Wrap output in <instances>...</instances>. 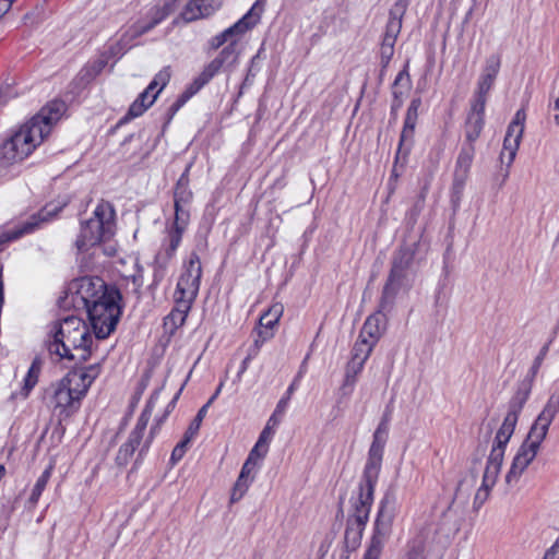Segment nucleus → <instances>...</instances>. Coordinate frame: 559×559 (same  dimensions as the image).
<instances>
[{
    "instance_id": "obj_38",
    "label": "nucleus",
    "mask_w": 559,
    "mask_h": 559,
    "mask_svg": "<svg viewBox=\"0 0 559 559\" xmlns=\"http://www.w3.org/2000/svg\"><path fill=\"white\" fill-rule=\"evenodd\" d=\"M414 131H415V129L403 128V130L401 132V139H400L397 155L402 154V153L404 155L408 154V152L411 150V146H412V143H413Z\"/></svg>"
},
{
    "instance_id": "obj_37",
    "label": "nucleus",
    "mask_w": 559,
    "mask_h": 559,
    "mask_svg": "<svg viewBox=\"0 0 559 559\" xmlns=\"http://www.w3.org/2000/svg\"><path fill=\"white\" fill-rule=\"evenodd\" d=\"M252 480H253V477H251V479H247V478H241V476H238V479H237L236 484L234 485V488H233L231 495H230L231 503L239 501L245 496V493L249 489V486L252 483Z\"/></svg>"
},
{
    "instance_id": "obj_34",
    "label": "nucleus",
    "mask_w": 559,
    "mask_h": 559,
    "mask_svg": "<svg viewBox=\"0 0 559 559\" xmlns=\"http://www.w3.org/2000/svg\"><path fill=\"white\" fill-rule=\"evenodd\" d=\"M547 353H548V346L545 345L540 349L539 354L535 357V359L533 361V365L530 368L526 378L519 384V386H524L526 383H530V392L532 391V385H533L534 379L537 376L538 370H539V368H540V366H542V364H543Z\"/></svg>"
},
{
    "instance_id": "obj_41",
    "label": "nucleus",
    "mask_w": 559,
    "mask_h": 559,
    "mask_svg": "<svg viewBox=\"0 0 559 559\" xmlns=\"http://www.w3.org/2000/svg\"><path fill=\"white\" fill-rule=\"evenodd\" d=\"M394 45H395V43H393V41L382 39L381 47H380V60H381V66L383 69H385L389 66V63L393 57Z\"/></svg>"
},
{
    "instance_id": "obj_1",
    "label": "nucleus",
    "mask_w": 559,
    "mask_h": 559,
    "mask_svg": "<svg viewBox=\"0 0 559 559\" xmlns=\"http://www.w3.org/2000/svg\"><path fill=\"white\" fill-rule=\"evenodd\" d=\"M66 110V103L55 99L23 123L0 145V167H9L27 158L49 135Z\"/></svg>"
},
{
    "instance_id": "obj_55",
    "label": "nucleus",
    "mask_w": 559,
    "mask_h": 559,
    "mask_svg": "<svg viewBox=\"0 0 559 559\" xmlns=\"http://www.w3.org/2000/svg\"><path fill=\"white\" fill-rule=\"evenodd\" d=\"M298 379L299 378H296L292 383L287 388L285 394L282 396L283 399H287V401L290 402V399L294 394V392L296 391L297 386H298Z\"/></svg>"
},
{
    "instance_id": "obj_16",
    "label": "nucleus",
    "mask_w": 559,
    "mask_h": 559,
    "mask_svg": "<svg viewBox=\"0 0 559 559\" xmlns=\"http://www.w3.org/2000/svg\"><path fill=\"white\" fill-rule=\"evenodd\" d=\"M283 314V306L281 304H275L265 311L260 318V330H259V338L254 341V352L253 354H258L262 344L272 338L274 333L273 329L278 323L280 318Z\"/></svg>"
},
{
    "instance_id": "obj_48",
    "label": "nucleus",
    "mask_w": 559,
    "mask_h": 559,
    "mask_svg": "<svg viewBox=\"0 0 559 559\" xmlns=\"http://www.w3.org/2000/svg\"><path fill=\"white\" fill-rule=\"evenodd\" d=\"M163 277V275H155V281H154V284L151 285L147 290H146V297H150L152 300L151 302H147V305L151 307V308H154L157 304L162 302L163 301V297L159 296L157 297L155 295V285L157 284L158 281H160V278Z\"/></svg>"
},
{
    "instance_id": "obj_62",
    "label": "nucleus",
    "mask_w": 559,
    "mask_h": 559,
    "mask_svg": "<svg viewBox=\"0 0 559 559\" xmlns=\"http://www.w3.org/2000/svg\"><path fill=\"white\" fill-rule=\"evenodd\" d=\"M219 391H221V386L216 390L215 394L210 399V401L205 404V405H210L214 399L219 394Z\"/></svg>"
},
{
    "instance_id": "obj_36",
    "label": "nucleus",
    "mask_w": 559,
    "mask_h": 559,
    "mask_svg": "<svg viewBox=\"0 0 559 559\" xmlns=\"http://www.w3.org/2000/svg\"><path fill=\"white\" fill-rule=\"evenodd\" d=\"M140 445L139 436L133 432L129 442L122 444L119 449L117 460L119 464H124L128 462V459L134 453L135 449Z\"/></svg>"
},
{
    "instance_id": "obj_5",
    "label": "nucleus",
    "mask_w": 559,
    "mask_h": 559,
    "mask_svg": "<svg viewBox=\"0 0 559 559\" xmlns=\"http://www.w3.org/2000/svg\"><path fill=\"white\" fill-rule=\"evenodd\" d=\"M558 413L559 390H556L550 394L543 411L531 427L527 439L520 447L512 461L511 467L506 476V481L509 485L516 483L523 472L535 459L542 442L547 436L549 426Z\"/></svg>"
},
{
    "instance_id": "obj_31",
    "label": "nucleus",
    "mask_w": 559,
    "mask_h": 559,
    "mask_svg": "<svg viewBox=\"0 0 559 559\" xmlns=\"http://www.w3.org/2000/svg\"><path fill=\"white\" fill-rule=\"evenodd\" d=\"M39 373H40V362L37 359H35L32 362V365L27 371V374L24 378V384H23L22 392H21V395L23 399H26L28 396L29 392L37 384Z\"/></svg>"
},
{
    "instance_id": "obj_6",
    "label": "nucleus",
    "mask_w": 559,
    "mask_h": 559,
    "mask_svg": "<svg viewBox=\"0 0 559 559\" xmlns=\"http://www.w3.org/2000/svg\"><path fill=\"white\" fill-rule=\"evenodd\" d=\"M93 336L88 325L80 318L62 319L49 343V353L59 359L85 361L91 355Z\"/></svg>"
},
{
    "instance_id": "obj_58",
    "label": "nucleus",
    "mask_w": 559,
    "mask_h": 559,
    "mask_svg": "<svg viewBox=\"0 0 559 559\" xmlns=\"http://www.w3.org/2000/svg\"><path fill=\"white\" fill-rule=\"evenodd\" d=\"M188 92H189V94H188V95H182V96H181V97H180V98H179L175 104H173L171 109H173L174 111H177V110H178V109H179V108L185 104V102L187 100V98H188L190 95H192V94H193V93H192V90H191L190 87H189V91H188Z\"/></svg>"
},
{
    "instance_id": "obj_3",
    "label": "nucleus",
    "mask_w": 559,
    "mask_h": 559,
    "mask_svg": "<svg viewBox=\"0 0 559 559\" xmlns=\"http://www.w3.org/2000/svg\"><path fill=\"white\" fill-rule=\"evenodd\" d=\"M386 439V427L379 425L373 433V439L368 451V457L362 474V483L359 485L357 495L350 498L352 511L348 519L364 523H367L369 520L374 486L381 471Z\"/></svg>"
},
{
    "instance_id": "obj_46",
    "label": "nucleus",
    "mask_w": 559,
    "mask_h": 559,
    "mask_svg": "<svg viewBox=\"0 0 559 559\" xmlns=\"http://www.w3.org/2000/svg\"><path fill=\"white\" fill-rule=\"evenodd\" d=\"M226 43L229 44V38L228 36L226 35V32L225 29L221 33H218L217 35L213 36L209 41H207V46L211 50H216L218 49L219 47H222L223 45H225Z\"/></svg>"
},
{
    "instance_id": "obj_4",
    "label": "nucleus",
    "mask_w": 559,
    "mask_h": 559,
    "mask_svg": "<svg viewBox=\"0 0 559 559\" xmlns=\"http://www.w3.org/2000/svg\"><path fill=\"white\" fill-rule=\"evenodd\" d=\"M99 373L98 365L73 369L51 386L49 403L59 420L69 418L80 408L81 400Z\"/></svg>"
},
{
    "instance_id": "obj_29",
    "label": "nucleus",
    "mask_w": 559,
    "mask_h": 559,
    "mask_svg": "<svg viewBox=\"0 0 559 559\" xmlns=\"http://www.w3.org/2000/svg\"><path fill=\"white\" fill-rule=\"evenodd\" d=\"M412 81L408 73V63L399 72L393 82V95L396 99H402L411 91Z\"/></svg>"
},
{
    "instance_id": "obj_49",
    "label": "nucleus",
    "mask_w": 559,
    "mask_h": 559,
    "mask_svg": "<svg viewBox=\"0 0 559 559\" xmlns=\"http://www.w3.org/2000/svg\"><path fill=\"white\" fill-rule=\"evenodd\" d=\"M267 451V448L262 447L257 442L254 447L251 449L247 459H251L252 462H255V464H258V461L262 460L266 455Z\"/></svg>"
},
{
    "instance_id": "obj_22",
    "label": "nucleus",
    "mask_w": 559,
    "mask_h": 559,
    "mask_svg": "<svg viewBox=\"0 0 559 559\" xmlns=\"http://www.w3.org/2000/svg\"><path fill=\"white\" fill-rule=\"evenodd\" d=\"M191 307L192 304L186 302L185 300H175V308L164 319L165 332L173 335L178 328L183 325Z\"/></svg>"
},
{
    "instance_id": "obj_20",
    "label": "nucleus",
    "mask_w": 559,
    "mask_h": 559,
    "mask_svg": "<svg viewBox=\"0 0 559 559\" xmlns=\"http://www.w3.org/2000/svg\"><path fill=\"white\" fill-rule=\"evenodd\" d=\"M392 307L386 309L389 311ZM384 310L380 307V310L370 314L359 333V337L366 338L367 341L377 345L379 340L381 338L384 332V314L382 313Z\"/></svg>"
},
{
    "instance_id": "obj_33",
    "label": "nucleus",
    "mask_w": 559,
    "mask_h": 559,
    "mask_svg": "<svg viewBox=\"0 0 559 559\" xmlns=\"http://www.w3.org/2000/svg\"><path fill=\"white\" fill-rule=\"evenodd\" d=\"M374 346L376 344L358 336L352 350V358L366 362Z\"/></svg>"
},
{
    "instance_id": "obj_18",
    "label": "nucleus",
    "mask_w": 559,
    "mask_h": 559,
    "mask_svg": "<svg viewBox=\"0 0 559 559\" xmlns=\"http://www.w3.org/2000/svg\"><path fill=\"white\" fill-rule=\"evenodd\" d=\"M224 0H190L181 15L187 22L209 17L223 5Z\"/></svg>"
},
{
    "instance_id": "obj_35",
    "label": "nucleus",
    "mask_w": 559,
    "mask_h": 559,
    "mask_svg": "<svg viewBox=\"0 0 559 559\" xmlns=\"http://www.w3.org/2000/svg\"><path fill=\"white\" fill-rule=\"evenodd\" d=\"M108 59L105 55L98 57L93 62L88 63L82 71L81 74L83 79L87 81L93 80L96 75H98L104 68L107 66Z\"/></svg>"
},
{
    "instance_id": "obj_64",
    "label": "nucleus",
    "mask_w": 559,
    "mask_h": 559,
    "mask_svg": "<svg viewBox=\"0 0 559 559\" xmlns=\"http://www.w3.org/2000/svg\"><path fill=\"white\" fill-rule=\"evenodd\" d=\"M554 107L556 110H559V97L555 100Z\"/></svg>"
},
{
    "instance_id": "obj_28",
    "label": "nucleus",
    "mask_w": 559,
    "mask_h": 559,
    "mask_svg": "<svg viewBox=\"0 0 559 559\" xmlns=\"http://www.w3.org/2000/svg\"><path fill=\"white\" fill-rule=\"evenodd\" d=\"M365 362L350 357L345 370V378L342 391L345 395L352 394L355 388L356 378L362 371Z\"/></svg>"
},
{
    "instance_id": "obj_61",
    "label": "nucleus",
    "mask_w": 559,
    "mask_h": 559,
    "mask_svg": "<svg viewBox=\"0 0 559 559\" xmlns=\"http://www.w3.org/2000/svg\"><path fill=\"white\" fill-rule=\"evenodd\" d=\"M154 399H155V397H152V399L147 402V405H146V408H145V413H146V412H151L152 406H153Z\"/></svg>"
},
{
    "instance_id": "obj_14",
    "label": "nucleus",
    "mask_w": 559,
    "mask_h": 559,
    "mask_svg": "<svg viewBox=\"0 0 559 559\" xmlns=\"http://www.w3.org/2000/svg\"><path fill=\"white\" fill-rule=\"evenodd\" d=\"M475 156V145L463 144L457 155L452 183V201L459 203L462 199L465 183Z\"/></svg>"
},
{
    "instance_id": "obj_56",
    "label": "nucleus",
    "mask_w": 559,
    "mask_h": 559,
    "mask_svg": "<svg viewBox=\"0 0 559 559\" xmlns=\"http://www.w3.org/2000/svg\"><path fill=\"white\" fill-rule=\"evenodd\" d=\"M419 106H420V99L419 98L413 99L411 105L407 108V112L406 114L407 115H413V116L417 117V112H418Z\"/></svg>"
},
{
    "instance_id": "obj_47",
    "label": "nucleus",
    "mask_w": 559,
    "mask_h": 559,
    "mask_svg": "<svg viewBox=\"0 0 559 559\" xmlns=\"http://www.w3.org/2000/svg\"><path fill=\"white\" fill-rule=\"evenodd\" d=\"M491 489L492 488L485 487L484 484L480 485V487L476 491V495H475V498H474V507L476 509H478L479 507H481L485 503V501L489 497V492H490Z\"/></svg>"
},
{
    "instance_id": "obj_7",
    "label": "nucleus",
    "mask_w": 559,
    "mask_h": 559,
    "mask_svg": "<svg viewBox=\"0 0 559 559\" xmlns=\"http://www.w3.org/2000/svg\"><path fill=\"white\" fill-rule=\"evenodd\" d=\"M115 234V211L109 202L100 201L93 212V216L81 224L76 247L80 251H87L111 239Z\"/></svg>"
},
{
    "instance_id": "obj_50",
    "label": "nucleus",
    "mask_w": 559,
    "mask_h": 559,
    "mask_svg": "<svg viewBox=\"0 0 559 559\" xmlns=\"http://www.w3.org/2000/svg\"><path fill=\"white\" fill-rule=\"evenodd\" d=\"M140 116V105L138 99L131 105L129 112L119 121L118 126L126 123L129 119H134Z\"/></svg>"
},
{
    "instance_id": "obj_60",
    "label": "nucleus",
    "mask_w": 559,
    "mask_h": 559,
    "mask_svg": "<svg viewBox=\"0 0 559 559\" xmlns=\"http://www.w3.org/2000/svg\"><path fill=\"white\" fill-rule=\"evenodd\" d=\"M251 354H249L241 362V367H240V370H239V376L242 374L247 368H248V365H249V361L251 360Z\"/></svg>"
},
{
    "instance_id": "obj_40",
    "label": "nucleus",
    "mask_w": 559,
    "mask_h": 559,
    "mask_svg": "<svg viewBox=\"0 0 559 559\" xmlns=\"http://www.w3.org/2000/svg\"><path fill=\"white\" fill-rule=\"evenodd\" d=\"M525 119H526V114H525V110L524 109H519L512 121L510 122V124L508 126V129L510 132H515L518 134H522L524 133V126H525Z\"/></svg>"
},
{
    "instance_id": "obj_59",
    "label": "nucleus",
    "mask_w": 559,
    "mask_h": 559,
    "mask_svg": "<svg viewBox=\"0 0 559 559\" xmlns=\"http://www.w3.org/2000/svg\"><path fill=\"white\" fill-rule=\"evenodd\" d=\"M9 2L7 0H0V19L10 10Z\"/></svg>"
},
{
    "instance_id": "obj_53",
    "label": "nucleus",
    "mask_w": 559,
    "mask_h": 559,
    "mask_svg": "<svg viewBox=\"0 0 559 559\" xmlns=\"http://www.w3.org/2000/svg\"><path fill=\"white\" fill-rule=\"evenodd\" d=\"M289 401L287 399L281 397V400L277 402L276 407L274 409V414L284 417L286 409L288 407Z\"/></svg>"
},
{
    "instance_id": "obj_39",
    "label": "nucleus",
    "mask_w": 559,
    "mask_h": 559,
    "mask_svg": "<svg viewBox=\"0 0 559 559\" xmlns=\"http://www.w3.org/2000/svg\"><path fill=\"white\" fill-rule=\"evenodd\" d=\"M506 447L507 444H498L495 442L490 451L487 464L501 468Z\"/></svg>"
},
{
    "instance_id": "obj_10",
    "label": "nucleus",
    "mask_w": 559,
    "mask_h": 559,
    "mask_svg": "<svg viewBox=\"0 0 559 559\" xmlns=\"http://www.w3.org/2000/svg\"><path fill=\"white\" fill-rule=\"evenodd\" d=\"M239 52L234 45L225 46L218 55L210 61L202 72L194 79L190 88L197 93L206 85L219 71L231 72L238 64Z\"/></svg>"
},
{
    "instance_id": "obj_54",
    "label": "nucleus",
    "mask_w": 559,
    "mask_h": 559,
    "mask_svg": "<svg viewBox=\"0 0 559 559\" xmlns=\"http://www.w3.org/2000/svg\"><path fill=\"white\" fill-rule=\"evenodd\" d=\"M282 418L281 416L272 413V415L270 416V418L267 419V423L265 425V428H269L271 429L272 431L275 432V429L276 427L281 424L282 421Z\"/></svg>"
},
{
    "instance_id": "obj_2",
    "label": "nucleus",
    "mask_w": 559,
    "mask_h": 559,
    "mask_svg": "<svg viewBox=\"0 0 559 559\" xmlns=\"http://www.w3.org/2000/svg\"><path fill=\"white\" fill-rule=\"evenodd\" d=\"M76 296L87 311L97 338H106L116 328L120 316V294L96 277H82L76 283Z\"/></svg>"
},
{
    "instance_id": "obj_42",
    "label": "nucleus",
    "mask_w": 559,
    "mask_h": 559,
    "mask_svg": "<svg viewBox=\"0 0 559 559\" xmlns=\"http://www.w3.org/2000/svg\"><path fill=\"white\" fill-rule=\"evenodd\" d=\"M500 469V467L486 464L481 484H484L487 488H493Z\"/></svg>"
},
{
    "instance_id": "obj_45",
    "label": "nucleus",
    "mask_w": 559,
    "mask_h": 559,
    "mask_svg": "<svg viewBox=\"0 0 559 559\" xmlns=\"http://www.w3.org/2000/svg\"><path fill=\"white\" fill-rule=\"evenodd\" d=\"M206 411H207V405L202 406L199 409L194 420L191 423V425L189 426L188 430L186 431V433L188 436H190L191 438H194V436L198 433L200 425H201V423H202V420H203V418H204V416L206 414Z\"/></svg>"
},
{
    "instance_id": "obj_23",
    "label": "nucleus",
    "mask_w": 559,
    "mask_h": 559,
    "mask_svg": "<svg viewBox=\"0 0 559 559\" xmlns=\"http://www.w3.org/2000/svg\"><path fill=\"white\" fill-rule=\"evenodd\" d=\"M388 499H383L380 502L379 511L373 525V534L371 539L377 538L384 543L386 536L389 535L392 524V513L388 509Z\"/></svg>"
},
{
    "instance_id": "obj_63",
    "label": "nucleus",
    "mask_w": 559,
    "mask_h": 559,
    "mask_svg": "<svg viewBox=\"0 0 559 559\" xmlns=\"http://www.w3.org/2000/svg\"><path fill=\"white\" fill-rule=\"evenodd\" d=\"M5 475V467L3 465H0V480Z\"/></svg>"
},
{
    "instance_id": "obj_19",
    "label": "nucleus",
    "mask_w": 559,
    "mask_h": 559,
    "mask_svg": "<svg viewBox=\"0 0 559 559\" xmlns=\"http://www.w3.org/2000/svg\"><path fill=\"white\" fill-rule=\"evenodd\" d=\"M171 76L169 67L163 68L156 75L148 86L142 92V111L150 108L156 100L158 94L168 84Z\"/></svg>"
},
{
    "instance_id": "obj_13",
    "label": "nucleus",
    "mask_w": 559,
    "mask_h": 559,
    "mask_svg": "<svg viewBox=\"0 0 559 559\" xmlns=\"http://www.w3.org/2000/svg\"><path fill=\"white\" fill-rule=\"evenodd\" d=\"M63 205L64 203L62 205L59 203L46 205L37 214H34L27 218V221L24 222L19 228H0V251L3 249L7 242L33 233L40 226V224L50 221L55 215H57Z\"/></svg>"
},
{
    "instance_id": "obj_15",
    "label": "nucleus",
    "mask_w": 559,
    "mask_h": 559,
    "mask_svg": "<svg viewBox=\"0 0 559 559\" xmlns=\"http://www.w3.org/2000/svg\"><path fill=\"white\" fill-rule=\"evenodd\" d=\"M501 67L499 55H491L486 59L483 71L477 81V87L473 96V103L486 105L487 95L495 84Z\"/></svg>"
},
{
    "instance_id": "obj_25",
    "label": "nucleus",
    "mask_w": 559,
    "mask_h": 559,
    "mask_svg": "<svg viewBox=\"0 0 559 559\" xmlns=\"http://www.w3.org/2000/svg\"><path fill=\"white\" fill-rule=\"evenodd\" d=\"M366 524L347 518L344 544L348 551H354L360 546Z\"/></svg>"
},
{
    "instance_id": "obj_44",
    "label": "nucleus",
    "mask_w": 559,
    "mask_h": 559,
    "mask_svg": "<svg viewBox=\"0 0 559 559\" xmlns=\"http://www.w3.org/2000/svg\"><path fill=\"white\" fill-rule=\"evenodd\" d=\"M384 543L379 539H371L365 552L364 559H379Z\"/></svg>"
},
{
    "instance_id": "obj_52",
    "label": "nucleus",
    "mask_w": 559,
    "mask_h": 559,
    "mask_svg": "<svg viewBox=\"0 0 559 559\" xmlns=\"http://www.w3.org/2000/svg\"><path fill=\"white\" fill-rule=\"evenodd\" d=\"M255 466V462H252L251 459H247L241 467L239 476H241V478L251 479L250 476L254 472Z\"/></svg>"
},
{
    "instance_id": "obj_12",
    "label": "nucleus",
    "mask_w": 559,
    "mask_h": 559,
    "mask_svg": "<svg viewBox=\"0 0 559 559\" xmlns=\"http://www.w3.org/2000/svg\"><path fill=\"white\" fill-rule=\"evenodd\" d=\"M530 397V383L524 386H518L513 396L509 401L508 412L503 419V423L496 433L495 442L498 444H508L512 437L515 426L518 424L519 415L521 414L523 406Z\"/></svg>"
},
{
    "instance_id": "obj_26",
    "label": "nucleus",
    "mask_w": 559,
    "mask_h": 559,
    "mask_svg": "<svg viewBox=\"0 0 559 559\" xmlns=\"http://www.w3.org/2000/svg\"><path fill=\"white\" fill-rule=\"evenodd\" d=\"M522 136V134H518L515 132H510L509 130H507L503 140L502 151L500 153V160L503 163L507 159V167H510L513 164L520 147Z\"/></svg>"
},
{
    "instance_id": "obj_30",
    "label": "nucleus",
    "mask_w": 559,
    "mask_h": 559,
    "mask_svg": "<svg viewBox=\"0 0 559 559\" xmlns=\"http://www.w3.org/2000/svg\"><path fill=\"white\" fill-rule=\"evenodd\" d=\"M428 535V532L426 530H423L417 536H415L408 543L406 559H425L424 554Z\"/></svg>"
},
{
    "instance_id": "obj_51",
    "label": "nucleus",
    "mask_w": 559,
    "mask_h": 559,
    "mask_svg": "<svg viewBox=\"0 0 559 559\" xmlns=\"http://www.w3.org/2000/svg\"><path fill=\"white\" fill-rule=\"evenodd\" d=\"M274 433H275L274 431L264 427L263 430L261 431L257 442L259 444H261L262 447H265L269 449V444H270L271 440L273 439Z\"/></svg>"
},
{
    "instance_id": "obj_8",
    "label": "nucleus",
    "mask_w": 559,
    "mask_h": 559,
    "mask_svg": "<svg viewBox=\"0 0 559 559\" xmlns=\"http://www.w3.org/2000/svg\"><path fill=\"white\" fill-rule=\"evenodd\" d=\"M189 167L179 177L174 190V216L166 225L168 234V246L166 253L171 257L181 242L183 233L190 222V204L193 193L189 188Z\"/></svg>"
},
{
    "instance_id": "obj_32",
    "label": "nucleus",
    "mask_w": 559,
    "mask_h": 559,
    "mask_svg": "<svg viewBox=\"0 0 559 559\" xmlns=\"http://www.w3.org/2000/svg\"><path fill=\"white\" fill-rule=\"evenodd\" d=\"M53 471V465L49 464L46 469L41 473V475L36 480V484L32 490V493L29 496V502L32 504H36L45 490Z\"/></svg>"
},
{
    "instance_id": "obj_43",
    "label": "nucleus",
    "mask_w": 559,
    "mask_h": 559,
    "mask_svg": "<svg viewBox=\"0 0 559 559\" xmlns=\"http://www.w3.org/2000/svg\"><path fill=\"white\" fill-rule=\"evenodd\" d=\"M193 438H191L190 436H188L187 433H185V438L183 440H181L173 450L171 452V461L174 463L180 461L183 455L186 454V451H187V447L188 444L190 443V441L192 440Z\"/></svg>"
},
{
    "instance_id": "obj_21",
    "label": "nucleus",
    "mask_w": 559,
    "mask_h": 559,
    "mask_svg": "<svg viewBox=\"0 0 559 559\" xmlns=\"http://www.w3.org/2000/svg\"><path fill=\"white\" fill-rule=\"evenodd\" d=\"M406 7L407 4L404 0H397L391 8L382 39L393 43L396 41L402 28V19L406 12Z\"/></svg>"
},
{
    "instance_id": "obj_11",
    "label": "nucleus",
    "mask_w": 559,
    "mask_h": 559,
    "mask_svg": "<svg viewBox=\"0 0 559 559\" xmlns=\"http://www.w3.org/2000/svg\"><path fill=\"white\" fill-rule=\"evenodd\" d=\"M201 275L202 267L200 259L195 253H192L188 262L183 264L174 293V299L193 304L199 293Z\"/></svg>"
},
{
    "instance_id": "obj_24",
    "label": "nucleus",
    "mask_w": 559,
    "mask_h": 559,
    "mask_svg": "<svg viewBox=\"0 0 559 559\" xmlns=\"http://www.w3.org/2000/svg\"><path fill=\"white\" fill-rule=\"evenodd\" d=\"M176 0H164L158 2L146 12V19L150 22L142 24V34L151 31L155 25L165 20L173 11V2Z\"/></svg>"
},
{
    "instance_id": "obj_17",
    "label": "nucleus",
    "mask_w": 559,
    "mask_h": 559,
    "mask_svg": "<svg viewBox=\"0 0 559 559\" xmlns=\"http://www.w3.org/2000/svg\"><path fill=\"white\" fill-rule=\"evenodd\" d=\"M485 108L486 105L472 102L471 110L465 122L464 144L474 145L476 140L479 138L485 124Z\"/></svg>"
},
{
    "instance_id": "obj_57",
    "label": "nucleus",
    "mask_w": 559,
    "mask_h": 559,
    "mask_svg": "<svg viewBox=\"0 0 559 559\" xmlns=\"http://www.w3.org/2000/svg\"><path fill=\"white\" fill-rule=\"evenodd\" d=\"M416 121H417V117L416 116L407 115L406 114L403 128L415 129Z\"/></svg>"
},
{
    "instance_id": "obj_9",
    "label": "nucleus",
    "mask_w": 559,
    "mask_h": 559,
    "mask_svg": "<svg viewBox=\"0 0 559 559\" xmlns=\"http://www.w3.org/2000/svg\"><path fill=\"white\" fill-rule=\"evenodd\" d=\"M414 251L411 248H401L393 257L392 267L383 287L381 308L392 307L399 290L408 285V270L414 261Z\"/></svg>"
},
{
    "instance_id": "obj_27",
    "label": "nucleus",
    "mask_w": 559,
    "mask_h": 559,
    "mask_svg": "<svg viewBox=\"0 0 559 559\" xmlns=\"http://www.w3.org/2000/svg\"><path fill=\"white\" fill-rule=\"evenodd\" d=\"M257 23V20H252L251 11H249L247 14H245L240 20H238L235 24L227 27L225 29L226 35L229 38L228 45H234L236 47V44L240 39V37L247 33L249 29H251Z\"/></svg>"
}]
</instances>
